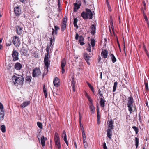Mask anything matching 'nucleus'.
<instances>
[{
  "label": "nucleus",
  "mask_w": 149,
  "mask_h": 149,
  "mask_svg": "<svg viewBox=\"0 0 149 149\" xmlns=\"http://www.w3.org/2000/svg\"><path fill=\"white\" fill-rule=\"evenodd\" d=\"M88 86L90 89L91 90L93 93H94V90L93 87L91 85V84H88Z\"/></svg>",
  "instance_id": "obj_46"
},
{
  "label": "nucleus",
  "mask_w": 149,
  "mask_h": 149,
  "mask_svg": "<svg viewBox=\"0 0 149 149\" xmlns=\"http://www.w3.org/2000/svg\"><path fill=\"white\" fill-rule=\"evenodd\" d=\"M6 46H9L11 45V40L8 38H6Z\"/></svg>",
  "instance_id": "obj_22"
},
{
  "label": "nucleus",
  "mask_w": 149,
  "mask_h": 149,
  "mask_svg": "<svg viewBox=\"0 0 149 149\" xmlns=\"http://www.w3.org/2000/svg\"><path fill=\"white\" fill-rule=\"evenodd\" d=\"M113 121L112 120L110 119L107 122V125H108V129L112 130L114 128V125H113Z\"/></svg>",
  "instance_id": "obj_13"
},
{
  "label": "nucleus",
  "mask_w": 149,
  "mask_h": 149,
  "mask_svg": "<svg viewBox=\"0 0 149 149\" xmlns=\"http://www.w3.org/2000/svg\"><path fill=\"white\" fill-rule=\"evenodd\" d=\"M12 56L13 61L18 60V53L15 49H14L12 51Z\"/></svg>",
  "instance_id": "obj_9"
},
{
  "label": "nucleus",
  "mask_w": 149,
  "mask_h": 149,
  "mask_svg": "<svg viewBox=\"0 0 149 149\" xmlns=\"http://www.w3.org/2000/svg\"><path fill=\"white\" fill-rule=\"evenodd\" d=\"M86 50L88 51L89 52H91V46L90 44H88V47L86 49Z\"/></svg>",
  "instance_id": "obj_47"
},
{
  "label": "nucleus",
  "mask_w": 149,
  "mask_h": 149,
  "mask_svg": "<svg viewBox=\"0 0 149 149\" xmlns=\"http://www.w3.org/2000/svg\"><path fill=\"white\" fill-rule=\"evenodd\" d=\"M86 12L83 11L81 14V15L84 19H92L93 14L90 10L89 9H86Z\"/></svg>",
  "instance_id": "obj_2"
},
{
  "label": "nucleus",
  "mask_w": 149,
  "mask_h": 149,
  "mask_svg": "<svg viewBox=\"0 0 149 149\" xmlns=\"http://www.w3.org/2000/svg\"><path fill=\"white\" fill-rule=\"evenodd\" d=\"M91 31L92 34L94 35L95 33L96 27L94 25H92L91 26Z\"/></svg>",
  "instance_id": "obj_20"
},
{
  "label": "nucleus",
  "mask_w": 149,
  "mask_h": 149,
  "mask_svg": "<svg viewBox=\"0 0 149 149\" xmlns=\"http://www.w3.org/2000/svg\"><path fill=\"white\" fill-rule=\"evenodd\" d=\"M43 92L44 93L45 98H46L47 96V88L46 87L45 85H44L43 87Z\"/></svg>",
  "instance_id": "obj_21"
},
{
  "label": "nucleus",
  "mask_w": 149,
  "mask_h": 149,
  "mask_svg": "<svg viewBox=\"0 0 149 149\" xmlns=\"http://www.w3.org/2000/svg\"><path fill=\"white\" fill-rule=\"evenodd\" d=\"M143 15H144V18H145V20L147 22L148 21V19H147V17L144 14V11L143 12Z\"/></svg>",
  "instance_id": "obj_55"
},
{
  "label": "nucleus",
  "mask_w": 149,
  "mask_h": 149,
  "mask_svg": "<svg viewBox=\"0 0 149 149\" xmlns=\"http://www.w3.org/2000/svg\"><path fill=\"white\" fill-rule=\"evenodd\" d=\"M59 83V80L57 77H56L53 81V84H58Z\"/></svg>",
  "instance_id": "obj_35"
},
{
  "label": "nucleus",
  "mask_w": 149,
  "mask_h": 149,
  "mask_svg": "<svg viewBox=\"0 0 149 149\" xmlns=\"http://www.w3.org/2000/svg\"><path fill=\"white\" fill-rule=\"evenodd\" d=\"M74 11L76 12L80 8L81 5V1L80 0H76L75 3L74 4Z\"/></svg>",
  "instance_id": "obj_11"
},
{
  "label": "nucleus",
  "mask_w": 149,
  "mask_h": 149,
  "mask_svg": "<svg viewBox=\"0 0 149 149\" xmlns=\"http://www.w3.org/2000/svg\"><path fill=\"white\" fill-rule=\"evenodd\" d=\"M110 25L111 26V28L112 30L113 31L114 29V28L113 26V23L111 16L110 17Z\"/></svg>",
  "instance_id": "obj_33"
},
{
  "label": "nucleus",
  "mask_w": 149,
  "mask_h": 149,
  "mask_svg": "<svg viewBox=\"0 0 149 149\" xmlns=\"http://www.w3.org/2000/svg\"><path fill=\"white\" fill-rule=\"evenodd\" d=\"M145 89L146 91H147L148 90V84H145Z\"/></svg>",
  "instance_id": "obj_56"
},
{
  "label": "nucleus",
  "mask_w": 149,
  "mask_h": 149,
  "mask_svg": "<svg viewBox=\"0 0 149 149\" xmlns=\"http://www.w3.org/2000/svg\"><path fill=\"white\" fill-rule=\"evenodd\" d=\"M107 0L106 3H107V5H108V10L109 11H110L111 10V7H110V6L109 5V3H108V0Z\"/></svg>",
  "instance_id": "obj_48"
},
{
  "label": "nucleus",
  "mask_w": 149,
  "mask_h": 149,
  "mask_svg": "<svg viewBox=\"0 0 149 149\" xmlns=\"http://www.w3.org/2000/svg\"><path fill=\"white\" fill-rule=\"evenodd\" d=\"M48 72V69H45V68L44 72L42 74V77H44V76L47 74Z\"/></svg>",
  "instance_id": "obj_40"
},
{
  "label": "nucleus",
  "mask_w": 149,
  "mask_h": 149,
  "mask_svg": "<svg viewBox=\"0 0 149 149\" xmlns=\"http://www.w3.org/2000/svg\"><path fill=\"white\" fill-rule=\"evenodd\" d=\"M135 146L136 148H137L138 146L139 143V139L136 137L135 138Z\"/></svg>",
  "instance_id": "obj_36"
},
{
  "label": "nucleus",
  "mask_w": 149,
  "mask_h": 149,
  "mask_svg": "<svg viewBox=\"0 0 149 149\" xmlns=\"http://www.w3.org/2000/svg\"><path fill=\"white\" fill-rule=\"evenodd\" d=\"M28 51L27 49H25L24 47H22L21 51L20 53L21 55L26 56L27 54Z\"/></svg>",
  "instance_id": "obj_16"
},
{
  "label": "nucleus",
  "mask_w": 149,
  "mask_h": 149,
  "mask_svg": "<svg viewBox=\"0 0 149 149\" xmlns=\"http://www.w3.org/2000/svg\"><path fill=\"white\" fill-rule=\"evenodd\" d=\"M97 110V122L98 124H99V123L100 121V115H99V111L98 107H97L96 109Z\"/></svg>",
  "instance_id": "obj_25"
},
{
  "label": "nucleus",
  "mask_w": 149,
  "mask_h": 149,
  "mask_svg": "<svg viewBox=\"0 0 149 149\" xmlns=\"http://www.w3.org/2000/svg\"><path fill=\"white\" fill-rule=\"evenodd\" d=\"M79 124H80V127H81V130L82 131H84V128L83 127V126L81 124V122L80 121V122L79 123Z\"/></svg>",
  "instance_id": "obj_49"
},
{
  "label": "nucleus",
  "mask_w": 149,
  "mask_h": 149,
  "mask_svg": "<svg viewBox=\"0 0 149 149\" xmlns=\"http://www.w3.org/2000/svg\"><path fill=\"white\" fill-rule=\"evenodd\" d=\"M32 77L31 76H27L26 77V80L29 83L31 81Z\"/></svg>",
  "instance_id": "obj_38"
},
{
  "label": "nucleus",
  "mask_w": 149,
  "mask_h": 149,
  "mask_svg": "<svg viewBox=\"0 0 149 149\" xmlns=\"http://www.w3.org/2000/svg\"><path fill=\"white\" fill-rule=\"evenodd\" d=\"M22 68V64L19 62H16L14 65V68L16 70H19Z\"/></svg>",
  "instance_id": "obj_14"
},
{
  "label": "nucleus",
  "mask_w": 149,
  "mask_h": 149,
  "mask_svg": "<svg viewBox=\"0 0 149 149\" xmlns=\"http://www.w3.org/2000/svg\"><path fill=\"white\" fill-rule=\"evenodd\" d=\"M55 38L53 37V38H50V45H48L47 48L46 49L47 52H49V51H51L52 49L53 48V46L54 44Z\"/></svg>",
  "instance_id": "obj_6"
},
{
  "label": "nucleus",
  "mask_w": 149,
  "mask_h": 149,
  "mask_svg": "<svg viewBox=\"0 0 149 149\" xmlns=\"http://www.w3.org/2000/svg\"><path fill=\"white\" fill-rule=\"evenodd\" d=\"M67 20V17L66 16L64 17L62 20V24L61 25V31H64L66 29Z\"/></svg>",
  "instance_id": "obj_7"
},
{
  "label": "nucleus",
  "mask_w": 149,
  "mask_h": 149,
  "mask_svg": "<svg viewBox=\"0 0 149 149\" xmlns=\"http://www.w3.org/2000/svg\"><path fill=\"white\" fill-rule=\"evenodd\" d=\"M71 86L72 87L73 91L75 92V88L77 87V84H71Z\"/></svg>",
  "instance_id": "obj_44"
},
{
  "label": "nucleus",
  "mask_w": 149,
  "mask_h": 149,
  "mask_svg": "<svg viewBox=\"0 0 149 149\" xmlns=\"http://www.w3.org/2000/svg\"><path fill=\"white\" fill-rule=\"evenodd\" d=\"M82 131V136L83 138H86V135L85 132H84V131Z\"/></svg>",
  "instance_id": "obj_50"
},
{
  "label": "nucleus",
  "mask_w": 149,
  "mask_h": 149,
  "mask_svg": "<svg viewBox=\"0 0 149 149\" xmlns=\"http://www.w3.org/2000/svg\"><path fill=\"white\" fill-rule=\"evenodd\" d=\"M59 29V28L57 26H54V30L58 31Z\"/></svg>",
  "instance_id": "obj_58"
},
{
  "label": "nucleus",
  "mask_w": 149,
  "mask_h": 149,
  "mask_svg": "<svg viewBox=\"0 0 149 149\" xmlns=\"http://www.w3.org/2000/svg\"><path fill=\"white\" fill-rule=\"evenodd\" d=\"M74 26L75 27H76V28H78V25L77 24V23H75V24H73Z\"/></svg>",
  "instance_id": "obj_64"
},
{
  "label": "nucleus",
  "mask_w": 149,
  "mask_h": 149,
  "mask_svg": "<svg viewBox=\"0 0 149 149\" xmlns=\"http://www.w3.org/2000/svg\"><path fill=\"white\" fill-rule=\"evenodd\" d=\"M12 41L13 43L15 46L17 47H19L20 44V42L18 37L17 36H14Z\"/></svg>",
  "instance_id": "obj_8"
},
{
  "label": "nucleus",
  "mask_w": 149,
  "mask_h": 149,
  "mask_svg": "<svg viewBox=\"0 0 149 149\" xmlns=\"http://www.w3.org/2000/svg\"><path fill=\"white\" fill-rule=\"evenodd\" d=\"M0 109L1 111L0 113L1 120H3L4 118L5 113L3 110V106L1 103H0Z\"/></svg>",
  "instance_id": "obj_12"
},
{
  "label": "nucleus",
  "mask_w": 149,
  "mask_h": 149,
  "mask_svg": "<svg viewBox=\"0 0 149 149\" xmlns=\"http://www.w3.org/2000/svg\"><path fill=\"white\" fill-rule=\"evenodd\" d=\"M117 84H114L113 86V92H115L116 89V88L117 86Z\"/></svg>",
  "instance_id": "obj_51"
},
{
  "label": "nucleus",
  "mask_w": 149,
  "mask_h": 149,
  "mask_svg": "<svg viewBox=\"0 0 149 149\" xmlns=\"http://www.w3.org/2000/svg\"><path fill=\"white\" fill-rule=\"evenodd\" d=\"M55 145L56 146V147H57L58 149H60L61 148V145L60 143V142H55Z\"/></svg>",
  "instance_id": "obj_42"
},
{
  "label": "nucleus",
  "mask_w": 149,
  "mask_h": 149,
  "mask_svg": "<svg viewBox=\"0 0 149 149\" xmlns=\"http://www.w3.org/2000/svg\"><path fill=\"white\" fill-rule=\"evenodd\" d=\"M77 21L78 20L77 18H74L73 24L77 23Z\"/></svg>",
  "instance_id": "obj_59"
},
{
  "label": "nucleus",
  "mask_w": 149,
  "mask_h": 149,
  "mask_svg": "<svg viewBox=\"0 0 149 149\" xmlns=\"http://www.w3.org/2000/svg\"><path fill=\"white\" fill-rule=\"evenodd\" d=\"M103 147L104 149H107V148L106 146V143L105 142H104L103 145Z\"/></svg>",
  "instance_id": "obj_52"
},
{
  "label": "nucleus",
  "mask_w": 149,
  "mask_h": 149,
  "mask_svg": "<svg viewBox=\"0 0 149 149\" xmlns=\"http://www.w3.org/2000/svg\"><path fill=\"white\" fill-rule=\"evenodd\" d=\"M30 103V102L29 101H26L24 102L21 105V106L22 108H24L26 107Z\"/></svg>",
  "instance_id": "obj_26"
},
{
  "label": "nucleus",
  "mask_w": 149,
  "mask_h": 149,
  "mask_svg": "<svg viewBox=\"0 0 149 149\" xmlns=\"http://www.w3.org/2000/svg\"><path fill=\"white\" fill-rule=\"evenodd\" d=\"M90 108L91 113H94V109L95 107L92 103L90 104Z\"/></svg>",
  "instance_id": "obj_30"
},
{
  "label": "nucleus",
  "mask_w": 149,
  "mask_h": 149,
  "mask_svg": "<svg viewBox=\"0 0 149 149\" xmlns=\"http://www.w3.org/2000/svg\"><path fill=\"white\" fill-rule=\"evenodd\" d=\"M12 67L11 64L10 63L9 64L7 67V69L8 70H10Z\"/></svg>",
  "instance_id": "obj_54"
},
{
  "label": "nucleus",
  "mask_w": 149,
  "mask_h": 149,
  "mask_svg": "<svg viewBox=\"0 0 149 149\" xmlns=\"http://www.w3.org/2000/svg\"><path fill=\"white\" fill-rule=\"evenodd\" d=\"M84 38L83 36L82 35H81L79 36V42L80 43L81 45H83L84 43L83 42Z\"/></svg>",
  "instance_id": "obj_27"
},
{
  "label": "nucleus",
  "mask_w": 149,
  "mask_h": 149,
  "mask_svg": "<svg viewBox=\"0 0 149 149\" xmlns=\"http://www.w3.org/2000/svg\"><path fill=\"white\" fill-rule=\"evenodd\" d=\"M72 79H71V81L72 83L71 84H75V82H74V77L72 76L71 77Z\"/></svg>",
  "instance_id": "obj_53"
},
{
  "label": "nucleus",
  "mask_w": 149,
  "mask_h": 149,
  "mask_svg": "<svg viewBox=\"0 0 149 149\" xmlns=\"http://www.w3.org/2000/svg\"><path fill=\"white\" fill-rule=\"evenodd\" d=\"M110 56L112 62L114 63L116 62V58L113 54H111Z\"/></svg>",
  "instance_id": "obj_32"
},
{
  "label": "nucleus",
  "mask_w": 149,
  "mask_h": 149,
  "mask_svg": "<svg viewBox=\"0 0 149 149\" xmlns=\"http://www.w3.org/2000/svg\"><path fill=\"white\" fill-rule=\"evenodd\" d=\"M41 72L40 69L39 68H35L32 71V75L33 77H39L41 74Z\"/></svg>",
  "instance_id": "obj_4"
},
{
  "label": "nucleus",
  "mask_w": 149,
  "mask_h": 149,
  "mask_svg": "<svg viewBox=\"0 0 149 149\" xmlns=\"http://www.w3.org/2000/svg\"><path fill=\"white\" fill-rule=\"evenodd\" d=\"M20 1L21 2L25 4L29 1L30 0H20Z\"/></svg>",
  "instance_id": "obj_43"
},
{
  "label": "nucleus",
  "mask_w": 149,
  "mask_h": 149,
  "mask_svg": "<svg viewBox=\"0 0 149 149\" xmlns=\"http://www.w3.org/2000/svg\"><path fill=\"white\" fill-rule=\"evenodd\" d=\"M100 106L102 108H103L104 107L105 103L106 102L105 100L103 99L102 98H100Z\"/></svg>",
  "instance_id": "obj_19"
},
{
  "label": "nucleus",
  "mask_w": 149,
  "mask_h": 149,
  "mask_svg": "<svg viewBox=\"0 0 149 149\" xmlns=\"http://www.w3.org/2000/svg\"><path fill=\"white\" fill-rule=\"evenodd\" d=\"M22 28L19 26H17V33L18 35H20L22 33Z\"/></svg>",
  "instance_id": "obj_24"
},
{
  "label": "nucleus",
  "mask_w": 149,
  "mask_h": 149,
  "mask_svg": "<svg viewBox=\"0 0 149 149\" xmlns=\"http://www.w3.org/2000/svg\"><path fill=\"white\" fill-rule=\"evenodd\" d=\"M84 57L86 61H89L90 56L88 55L87 53H85L84 54Z\"/></svg>",
  "instance_id": "obj_29"
},
{
  "label": "nucleus",
  "mask_w": 149,
  "mask_h": 149,
  "mask_svg": "<svg viewBox=\"0 0 149 149\" xmlns=\"http://www.w3.org/2000/svg\"><path fill=\"white\" fill-rule=\"evenodd\" d=\"M79 123H80V121L81 122V120L82 118V117L81 116V115H79Z\"/></svg>",
  "instance_id": "obj_63"
},
{
  "label": "nucleus",
  "mask_w": 149,
  "mask_h": 149,
  "mask_svg": "<svg viewBox=\"0 0 149 149\" xmlns=\"http://www.w3.org/2000/svg\"><path fill=\"white\" fill-rule=\"evenodd\" d=\"M107 137L110 139H111L112 136V130L111 129H108L107 130Z\"/></svg>",
  "instance_id": "obj_18"
},
{
  "label": "nucleus",
  "mask_w": 149,
  "mask_h": 149,
  "mask_svg": "<svg viewBox=\"0 0 149 149\" xmlns=\"http://www.w3.org/2000/svg\"><path fill=\"white\" fill-rule=\"evenodd\" d=\"M1 129L3 133H4L6 132V127L5 125H2L1 127Z\"/></svg>",
  "instance_id": "obj_37"
},
{
  "label": "nucleus",
  "mask_w": 149,
  "mask_h": 149,
  "mask_svg": "<svg viewBox=\"0 0 149 149\" xmlns=\"http://www.w3.org/2000/svg\"><path fill=\"white\" fill-rule=\"evenodd\" d=\"M54 139L55 142H60V138L58 136V134L57 133H55Z\"/></svg>",
  "instance_id": "obj_28"
},
{
  "label": "nucleus",
  "mask_w": 149,
  "mask_h": 149,
  "mask_svg": "<svg viewBox=\"0 0 149 149\" xmlns=\"http://www.w3.org/2000/svg\"><path fill=\"white\" fill-rule=\"evenodd\" d=\"M88 100L89 101V102H91V104L92 103V100L90 98V97H88Z\"/></svg>",
  "instance_id": "obj_62"
},
{
  "label": "nucleus",
  "mask_w": 149,
  "mask_h": 149,
  "mask_svg": "<svg viewBox=\"0 0 149 149\" xmlns=\"http://www.w3.org/2000/svg\"><path fill=\"white\" fill-rule=\"evenodd\" d=\"M47 139L46 138H45L44 136L41 137V145L42 146H45V140Z\"/></svg>",
  "instance_id": "obj_23"
},
{
  "label": "nucleus",
  "mask_w": 149,
  "mask_h": 149,
  "mask_svg": "<svg viewBox=\"0 0 149 149\" xmlns=\"http://www.w3.org/2000/svg\"><path fill=\"white\" fill-rule=\"evenodd\" d=\"M66 62L65 59L63 58L62 59L61 63V67L62 69L61 72L62 74L64 73L65 72V70L64 69V67L66 65Z\"/></svg>",
  "instance_id": "obj_10"
},
{
  "label": "nucleus",
  "mask_w": 149,
  "mask_h": 149,
  "mask_svg": "<svg viewBox=\"0 0 149 149\" xmlns=\"http://www.w3.org/2000/svg\"><path fill=\"white\" fill-rule=\"evenodd\" d=\"M49 52H47V54L45 55L44 59V62L45 65V68L47 69H48L50 62V61L49 57Z\"/></svg>",
  "instance_id": "obj_5"
},
{
  "label": "nucleus",
  "mask_w": 149,
  "mask_h": 149,
  "mask_svg": "<svg viewBox=\"0 0 149 149\" xmlns=\"http://www.w3.org/2000/svg\"><path fill=\"white\" fill-rule=\"evenodd\" d=\"M101 91L100 89L98 90V94H99L100 96L102 97H103L102 94L101 93Z\"/></svg>",
  "instance_id": "obj_57"
},
{
  "label": "nucleus",
  "mask_w": 149,
  "mask_h": 149,
  "mask_svg": "<svg viewBox=\"0 0 149 149\" xmlns=\"http://www.w3.org/2000/svg\"><path fill=\"white\" fill-rule=\"evenodd\" d=\"M62 137L63 138V139L64 140H66V139H67L66 132L64 130L63 131L62 135Z\"/></svg>",
  "instance_id": "obj_34"
},
{
  "label": "nucleus",
  "mask_w": 149,
  "mask_h": 149,
  "mask_svg": "<svg viewBox=\"0 0 149 149\" xmlns=\"http://www.w3.org/2000/svg\"><path fill=\"white\" fill-rule=\"evenodd\" d=\"M134 102V100L132 96L129 97H128L127 107L130 113H131L132 111V107H133V104Z\"/></svg>",
  "instance_id": "obj_3"
},
{
  "label": "nucleus",
  "mask_w": 149,
  "mask_h": 149,
  "mask_svg": "<svg viewBox=\"0 0 149 149\" xmlns=\"http://www.w3.org/2000/svg\"><path fill=\"white\" fill-rule=\"evenodd\" d=\"M95 41L94 39H91V45L92 47V49H93L94 47L95 46Z\"/></svg>",
  "instance_id": "obj_31"
},
{
  "label": "nucleus",
  "mask_w": 149,
  "mask_h": 149,
  "mask_svg": "<svg viewBox=\"0 0 149 149\" xmlns=\"http://www.w3.org/2000/svg\"><path fill=\"white\" fill-rule=\"evenodd\" d=\"M37 124L38 126L40 128L42 129V125L41 122H37Z\"/></svg>",
  "instance_id": "obj_41"
},
{
  "label": "nucleus",
  "mask_w": 149,
  "mask_h": 149,
  "mask_svg": "<svg viewBox=\"0 0 149 149\" xmlns=\"http://www.w3.org/2000/svg\"><path fill=\"white\" fill-rule=\"evenodd\" d=\"M12 81L14 84H22L24 79L23 76L20 75L16 74L13 75L12 78Z\"/></svg>",
  "instance_id": "obj_1"
},
{
  "label": "nucleus",
  "mask_w": 149,
  "mask_h": 149,
  "mask_svg": "<svg viewBox=\"0 0 149 149\" xmlns=\"http://www.w3.org/2000/svg\"><path fill=\"white\" fill-rule=\"evenodd\" d=\"M79 36L77 33H76L75 36V38L76 40L78 39Z\"/></svg>",
  "instance_id": "obj_60"
},
{
  "label": "nucleus",
  "mask_w": 149,
  "mask_h": 149,
  "mask_svg": "<svg viewBox=\"0 0 149 149\" xmlns=\"http://www.w3.org/2000/svg\"><path fill=\"white\" fill-rule=\"evenodd\" d=\"M102 56L104 58H106L108 56V51L106 50H104L102 51L101 53Z\"/></svg>",
  "instance_id": "obj_17"
},
{
  "label": "nucleus",
  "mask_w": 149,
  "mask_h": 149,
  "mask_svg": "<svg viewBox=\"0 0 149 149\" xmlns=\"http://www.w3.org/2000/svg\"><path fill=\"white\" fill-rule=\"evenodd\" d=\"M14 11L16 16H19L21 13V10L19 6L15 8Z\"/></svg>",
  "instance_id": "obj_15"
},
{
  "label": "nucleus",
  "mask_w": 149,
  "mask_h": 149,
  "mask_svg": "<svg viewBox=\"0 0 149 149\" xmlns=\"http://www.w3.org/2000/svg\"><path fill=\"white\" fill-rule=\"evenodd\" d=\"M84 148L85 149H86L87 148V146H88V145H87V143H84Z\"/></svg>",
  "instance_id": "obj_61"
},
{
  "label": "nucleus",
  "mask_w": 149,
  "mask_h": 149,
  "mask_svg": "<svg viewBox=\"0 0 149 149\" xmlns=\"http://www.w3.org/2000/svg\"><path fill=\"white\" fill-rule=\"evenodd\" d=\"M52 29L53 30V31L52 32V35H54V34L56 35L57 34L58 31L57 30H54L53 28H52ZM54 37V36H53V37Z\"/></svg>",
  "instance_id": "obj_45"
},
{
  "label": "nucleus",
  "mask_w": 149,
  "mask_h": 149,
  "mask_svg": "<svg viewBox=\"0 0 149 149\" xmlns=\"http://www.w3.org/2000/svg\"><path fill=\"white\" fill-rule=\"evenodd\" d=\"M132 128L135 132L136 134H137L138 133L139 130L138 128L136 126H134L132 127Z\"/></svg>",
  "instance_id": "obj_39"
}]
</instances>
